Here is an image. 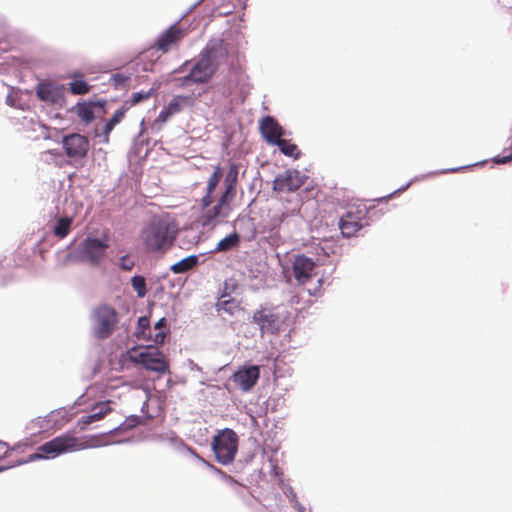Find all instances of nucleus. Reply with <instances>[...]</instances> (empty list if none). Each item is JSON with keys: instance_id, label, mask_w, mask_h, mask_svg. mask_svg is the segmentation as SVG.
I'll use <instances>...</instances> for the list:
<instances>
[{"instance_id": "f257e3e1", "label": "nucleus", "mask_w": 512, "mask_h": 512, "mask_svg": "<svg viewBox=\"0 0 512 512\" xmlns=\"http://www.w3.org/2000/svg\"><path fill=\"white\" fill-rule=\"evenodd\" d=\"M177 223L164 217L153 218L141 232V238L150 252H166L176 240Z\"/></svg>"}, {"instance_id": "f03ea898", "label": "nucleus", "mask_w": 512, "mask_h": 512, "mask_svg": "<svg viewBox=\"0 0 512 512\" xmlns=\"http://www.w3.org/2000/svg\"><path fill=\"white\" fill-rule=\"evenodd\" d=\"M91 446L84 438L75 437L70 433H63L39 446L37 452L30 455V460L55 458L60 454L80 451Z\"/></svg>"}, {"instance_id": "7ed1b4c3", "label": "nucleus", "mask_w": 512, "mask_h": 512, "mask_svg": "<svg viewBox=\"0 0 512 512\" xmlns=\"http://www.w3.org/2000/svg\"><path fill=\"white\" fill-rule=\"evenodd\" d=\"M91 322L94 337L100 340L107 339L117 328L118 312L109 305H99L92 312Z\"/></svg>"}, {"instance_id": "20e7f679", "label": "nucleus", "mask_w": 512, "mask_h": 512, "mask_svg": "<svg viewBox=\"0 0 512 512\" xmlns=\"http://www.w3.org/2000/svg\"><path fill=\"white\" fill-rule=\"evenodd\" d=\"M215 459L222 465L232 463L238 451V436L229 428L219 431L212 441Z\"/></svg>"}, {"instance_id": "39448f33", "label": "nucleus", "mask_w": 512, "mask_h": 512, "mask_svg": "<svg viewBox=\"0 0 512 512\" xmlns=\"http://www.w3.org/2000/svg\"><path fill=\"white\" fill-rule=\"evenodd\" d=\"M367 208L364 205H352L339 220V229L344 237L355 236L356 233L368 224Z\"/></svg>"}, {"instance_id": "423d86ee", "label": "nucleus", "mask_w": 512, "mask_h": 512, "mask_svg": "<svg viewBox=\"0 0 512 512\" xmlns=\"http://www.w3.org/2000/svg\"><path fill=\"white\" fill-rule=\"evenodd\" d=\"M234 198L221 194L216 204L202 209L200 223L203 227H216L222 223L232 211L230 202Z\"/></svg>"}, {"instance_id": "0eeeda50", "label": "nucleus", "mask_w": 512, "mask_h": 512, "mask_svg": "<svg viewBox=\"0 0 512 512\" xmlns=\"http://www.w3.org/2000/svg\"><path fill=\"white\" fill-rule=\"evenodd\" d=\"M108 248L107 239L101 240L88 237L80 245L79 257L82 261L97 266L105 258Z\"/></svg>"}, {"instance_id": "6e6552de", "label": "nucleus", "mask_w": 512, "mask_h": 512, "mask_svg": "<svg viewBox=\"0 0 512 512\" xmlns=\"http://www.w3.org/2000/svg\"><path fill=\"white\" fill-rule=\"evenodd\" d=\"M135 362L141 364L146 370L163 374L168 371L169 363L164 354L155 347L141 351L135 357Z\"/></svg>"}, {"instance_id": "1a4fd4ad", "label": "nucleus", "mask_w": 512, "mask_h": 512, "mask_svg": "<svg viewBox=\"0 0 512 512\" xmlns=\"http://www.w3.org/2000/svg\"><path fill=\"white\" fill-rule=\"evenodd\" d=\"M61 144L66 156L74 161L84 159L90 147L88 138L78 133L65 135L62 138Z\"/></svg>"}, {"instance_id": "9d476101", "label": "nucleus", "mask_w": 512, "mask_h": 512, "mask_svg": "<svg viewBox=\"0 0 512 512\" xmlns=\"http://www.w3.org/2000/svg\"><path fill=\"white\" fill-rule=\"evenodd\" d=\"M200 54L216 72L228 61L227 45L222 39L209 41Z\"/></svg>"}, {"instance_id": "9b49d317", "label": "nucleus", "mask_w": 512, "mask_h": 512, "mask_svg": "<svg viewBox=\"0 0 512 512\" xmlns=\"http://www.w3.org/2000/svg\"><path fill=\"white\" fill-rule=\"evenodd\" d=\"M306 177L298 170H287L273 180V190L278 193L294 192L305 182Z\"/></svg>"}, {"instance_id": "f8f14e48", "label": "nucleus", "mask_w": 512, "mask_h": 512, "mask_svg": "<svg viewBox=\"0 0 512 512\" xmlns=\"http://www.w3.org/2000/svg\"><path fill=\"white\" fill-rule=\"evenodd\" d=\"M260 377V367L257 365L242 366L231 376L235 387L242 392H249Z\"/></svg>"}, {"instance_id": "ddd939ff", "label": "nucleus", "mask_w": 512, "mask_h": 512, "mask_svg": "<svg viewBox=\"0 0 512 512\" xmlns=\"http://www.w3.org/2000/svg\"><path fill=\"white\" fill-rule=\"evenodd\" d=\"M216 73V71L210 66L206 59L200 54L199 59L193 65L188 75H186L183 81L193 82L197 84L207 83Z\"/></svg>"}, {"instance_id": "4468645a", "label": "nucleus", "mask_w": 512, "mask_h": 512, "mask_svg": "<svg viewBox=\"0 0 512 512\" xmlns=\"http://www.w3.org/2000/svg\"><path fill=\"white\" fill-rule=\"evenodd\" d=\"M186 35V30L177 24L172 25L158 37L155 47L163 53H167L174 46L178 45Z\"/></svg>"}, {"instance_id": "2eb2a0df", "label": "nucleus", "mask_w": 512, "mask_h": 512, "mask_svg": "<svg viewBox=\"0 0 512 512\" xmlns=\"http://www.w3.org/2000/svg\"><path fill=\"white\" fill-rule=\"evenodd\" d=\"M315 267L316 264L311 258L303 254L296 256L292 264V272L298 284L304 285L311 280Z\"/></svg>"}, {"instance_id": "dca6fc26", "label": "nucleus", "mask_w": 512, "mask_h": 512, "mask_svg": "<svg viewBox=\"0 0 512 512\" xmlns=\"http://www.w3.org/2000/svg\"><path fill=\"white\" fill-rule=\"evenodd\" d=\"M253 322L260 327L263 334H277L280 329L279 316L266 309L257 310L253 314Z\"/></svg>"}, {"instance_id": "f3484780", "label": "nucleus", "mask_w": 512, "mask_h": 512, "mask_svg": "<svg viewBox=\"0 0 512 512\" xmlns=\"http://www.w3.org/2000/svg\"><path fill=\"white\" fill-rule=\"evenodd\" d=\"M260 132L265 141L272 145H275L284 134L283 128L272 116H265L261 119Z\"/></svg>"}, {"instance_id": "a211bd4d", "label": "nucleus", "mask_w": 512, "mask_h": 512, "mask_svg": "<svg viewBox=\"0 0 512 512\" xmlns=\"http://www.w3.org/2000/svg\"><path fill=\"white\" fill-rule=\"evenodd\" d=\"M36 94L41 101L61 104L64 101L63 88L52 82L39 83Z\"/></svg>"}, {"instance_id": "6ab92c4d", "label": "nucleus", "mask_w": 512, "mask_h": 512, "mask_svg": "<svg viewBox=\"0 0 512 512\" xmlns=\"http://www.w3.org/2000/svg\"><path fill=\"white\" fill-rule=\"evenodd\" d=\"M111 403V400L99 402L93 407L92 414L82 416L77 422L80 430H85L91 423L102 420L108 413L112 411V408L110 407Z\"/></svg>"}, {"instance_id": "aec40b11", "label": "nucleus", "mask_w": 512, "mask_h": 512, "mask_svg": "<svg viewBox=\"0 0 512 512\" xmlns=\"http://www.w3.org/2000/svg\"><path fill=\"white\" fill-rule=\"evenodd\" d=\"M222 177L223 171L221 166L218 164L214 167V171L207 181L206 192L200 200V206L202 209L208 208V206L214 202L213 193Z\"/></svg>"}, {"instance_id": "412c9836", "label": "nucleus", "mask_w": 512, "mask_h": 512, "mask_svg": "<svg viewBox=\"0 0 512 512\" xmlns=\"http://www.w3.org/2000/svg\"><path fill=\"white\" fill-rule=\"evenodd\" d=\"M238 173V166L231 164L224 179L225 189L222 194L235 198L237 193Z\"/></svg>"}, {"instance_id": "4be33fe9", "label": "nucleus", "mask_w": 512, "mask_h": 512, "mask_svg": "<svg viewBox=\"0 0 512 512\" xmlns=\"http://www.w3.org/2000/svg\"><path fill=\"white\" fill-rule=\"evenodd\" d=\"M195 105V100L191 95H176L171 99L166 108L175 115L180 113L184 108H191Z\"/></svg>"}, {"instance_id": "5701e85b", "label": "nucleus", "mask_w": 512, "mask_h": 512, "mask_svg": "<svg viewBox=\"0 0 512 512\" xmlns=\"http://www.w3.org/2000/svg\"><path fill=\"white\" fill-rule=\"evenodd\" d=\"M94 108L95 103L94 102H82L77 103L73 110L75 111L77 117L80 119L82 123L85 125L90 124L93 122L95 115H94Z\"/></svg>"}, {"instance_id": "b1692460", "label": "nucleus", "mask_w": 512, "mask_h": 512, "mask_svg": "<svg viewBox=\"0 0 512 512\" xmlns=\"http://www.w3.org/2000/svg\"><path fill=\"white\" fill-rule=\"evenodd\" d=\"M197 264H198V256L190 255V256L176 262L175 264H173L170 267V270L174 274H182V273H186L189 270L193 269L194 267L197 266Z\"/></svg>"}, {"instance_id": "393cba45", "label": "nucleus", "mask_w": 512, "mask_h": 512, "mask_svg": "<svg viewBox=\"0 0 512 512\" xmlns=\"http://www.w3.org/2000/svg\"><path fill=\"white\" fill-rule=\"evenodd\" d=\"M240 243V236L238 233L233 232L226 236L225 238L221 239L215 248V252H226L229 251L235 247H238Z\"/></svg>"}, {"instance_id": "a878e982", "label": "nucleus", "mask_w": 512, "mask_h": 512, "mask_svg": "<svg viewBox=\"0 0 512 512\" xmlns=\"http://www.w3.org/2000/svg\"><path fill=\"white\" fill-rule=\"evenodd\" d=\"M72 223V217L65 216L59 218L53 228L54 235L59 239L65 238L71 231Z\"/></svg>"}, {"instance_id": "bb28decb", "label": "nucleus", "mask_w": 512, "mask_h": 512, "mask_svg": "<svg viewBox=\"0 0 512 512\" xmlns=\"http://www.w3.org/2000/svg\"><path fill=\"white\" fill-rule=\"evenodd\" d=\"M218 311H224L229 315H234L236 312L240 311L242 308L240 306V302L234 298L225 299L223 296L217 303Z\"/></svg>"}, {"instance_id": "cd10ccee", "label": "nucleus", "mask_w": 512, "mask_h": 512, "mask_svg": "<svg viewBox=\"0 0 512 512\" xmlns=\"http://www.w3.org/2000/svg\"><path fill=\"white\" fill-rule=\"evenodd\" d=\"M69 89L74 95H84L90 91V86L83 79L82 75H75L69 83Z\"/></svg>"}, {"instance_id": "c85d7f7f", "label": "nucleus", "mask_w": 512, "mask_h": 512, "mask_svg": "<svg viewBox=\"0 0 512 512\" xmlns=\"http://www.w3.org/2000/svg\"><path fill=\"white\" fill-rule=\"evenodd\" d=\"M275 145H277L279 147L280 151L286 156L298 159L301 154L297 145L294 143H291L288 140L281 138Z\"/></svg>"}, {"instance_id": "c756f323", "label": "nucleus", "mask_w": 512, "mask_h": 512, "mask_svg": "<svg viewBox=\"0 0 512 512\" xmlns=\"http://www.w3.org/2000/svg\"><path fill=\"white\" fill-rule=\"evenodd\" d=\"M131 284L133 289L136 291L138 297L142 298L146 295V281L143 276L136 275L132 277Z\"/></svg>"}, {"instance_id": "7c9ffc66", "label": "nucleus", "mask_w": 512, "mask_h": 512, "mask_svg": "<svg viewBox=\"0 0 512 512\" xmlns=\"http://www.w3.org/2000/svg\"><path fill=\"white\" fill-rule=\"evenodd\" d=\"M139 333L147 337L151 333L150 322L147 317H140L138 320Z\"/></svg>"}, {"instance_id": "2f4dec72", "label": "nucleus", "mask_w": 512, "mask_h": 512, "mask_svg": "<svg viewBox=\"0 0 512 512\" xmlns=\"http://www.w3.org/2000/svg\"><path fill=\"white\" fill-rule=\"evenodd\" d=\"M126 111H127L126 107H121V108L117 109L114 112V114L112 115V117L109 119V122L112 123L114 126H116L124 118Z\"/></svg>"}, {"instance_id": "473e14b6", "label": "nucleus", "mask_w": 512, "mask_h": 512, "mask_svg": "<svg viewBox=\"0 0 512 512\" xmlns=\"http://www.w3.org/2000/svg\"><path fill=\"white\" fill-rule=\"evenodd\" d=\"M166 337V333L163 330H155L154 335L152 332L147 335L146 338L151 339L156 344H163Z\"/></svg>"}, {"instance_id": "72a5a7b5", "label": "nucleus", "mask_w": 512, "mask_h": 512, "mask_svg": "<svg viewBox=\"0 0 512 512\" xmlns=\"http://www.w3.org/2000/svg\"><path fill=\"white\" fill-rule=\"evenodd\" d=\"M135 262L128 255H125L120 258V267L125 271H130L133 269Z\"/></svg>"}, {"instance_id": "f704fd0d", "label": "nucleus", "mask_w": 512, "mask_h": 512, "mask_svg": "<svg viewBox=\"0 0 512 512\" xmlns=\"http://www.w3.org/2000/svg\"><path fill=\"white\" fill-rule=\"evenodd\" d=\"M151 96L150 92H136L132 95L131 104L136 105L143 100L149 99Z\"/></svg>"}, {"instance_id": "c9c22d12", "label": "nucleus", "mask_w": 512, "mask_h": 512, "mask_svg": "<svg viewBox=\"0 0 512 512\" xmlns=\"http://www.w3.org/2000/svg\"><path fill=\"white\" fill-rule=\"evenodd\" d=\"M171 116H173L168 109L165 107L158 115V117L155 119L154 124L155 125H162L165 123Z\"/></svg>"}, {"instance_id": "e433bc0d", "label": "nucleus", "mask_w": 512, "mask_h": 512, "mask_svg": "<svg viewBox=\"0 0 512 512\" xmlns=\"http://www.w3.org/2000/svg\"><path fill=\"white\" fill-rule=\"evenodd\" d=\"M114 125L112 123H110L109 121L105 124L104 128H103V142L104 143H109V135L111 133V131L114 129Z\"/></svg>"}, {"instance_id": "4c0bfd02", "label": "nucleus", "mask_w": 512, "mask_h": 512, "mask_svg": "<svg viewBox=\"0 0 512 512\" xmlns=\"http://www.w3.org/2000/svg\"><path fill=\"white\" fill-rule=\"evenodd\" d=\"M113 80H114L117 84H121V83H124V82L127 80V78H126V77H124V76H123V75H121V74H115V75L113 76Z\"/></svg>"}, {"instance_id": "58836bf2", "label": "nucleus", "mask_w": 512, "mask_h": 512, "mask_svg": "<svg viewBox=\"0 0 512 512\" xmlns=\"http://www.w3.org/2000/svg\"><path fill=\"white\" fill-rule=\"evenodd\" d=\"M165 326V319L162 318L160 319L156 324H155V327H154V330H162V328Z\"/></svg>"}, {"instance_id": "ea45409f", "label": "nucleus", "mask_w": 512, "mask_h": 512, "mask_svg": "<svg viewBox=\"0 0 512 512\" xmlns=\"http://www.w3.org/2000/svg\"><path fill=\"white\" fill-rule=\"evenodd\" d=\"M5 448V444L3 442H0V451Z\"/></svg>"}, {"instance_id": "a19ab883", "label": "nucleus", "mask_w": 512, "mask_h": 512, "mask_svg": "<svg viewBox=\"0 0 512 512\" xmlns=\"http://www.w3.org/2000/svg\"><path fill=\"white\" fill-rule=\"evenodd\" d=\"M500 162L501 163H505L506 162V158H503Z\"/></svg>"}, {"instance_id": "79ce46f5", "label": "nucleus", "mask_w": 512, "mask_h": 512, "mask_svg": "<svg viewBox=\"0 0 512 512\" xmlns=\"http://www.w3.org/2000/svg\"><path fill=\"white\" fill-rule=\"evenodd\" d=\"M0 471H2V469L0 468Z\"/></svg>"}]
</instances>
